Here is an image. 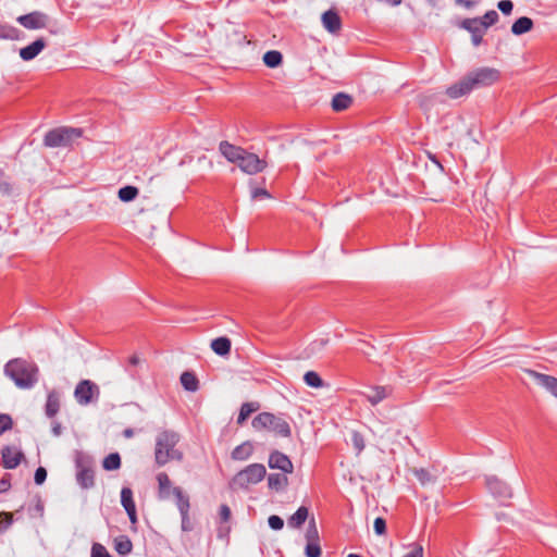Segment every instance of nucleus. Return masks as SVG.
<instances>
[{
	"instance_id": "49",
	"label": "nucleus",
	"mask_w": 557,
	"mask_h": 557,
	"mask_svg": "<svg viewBox=\"0 0 557 557\" xmlns=\"http://www.w3.org/2000/svg\"><path fill=\"white\" fill-rule=\"evenodd\" d=\"M47 479V470L44 467H38L35 471L34 481L37 485H41Z\"/></svg>"
},
{
	"instance_id": "36",
	"label": "nucleus",
	"mask_w": 557,
	"mask_h": 557,
	"mask_svg": "<svg viewBox=\"0 0 557 557\" xmlns=\"http://www.w3.org/2000/svg\"><path fill=\"white\" fill-rule=\"evenodd\" d=\"M412 473L422 485L433 483L436 479L435 475H433L428 469L424 468H413Z\"/></svg>"
},
{
	"instance_id": "29",
	"label": "nucleus",
	"mask_w": 557,
	"mask_h": 557,
	"mask_svg": "<svg viewBox=\"0 0 557 557\" xmlns=\"http://www.w3.org/2000/svg\"><path fill=\"white\" fill-rule=\"evenodd\" d=\"M309 510L305 506H300L294 515H292L287 523L290 528L299 529L308 519Z\"/></svg>"
},
{
	"instance_id": "31",
	"label": "nucleus",
	"mask_w": 557,
	"mask_h": 557,
	"mask_svg": "<svg viewBox=\"0 0 557 557\" xmlns=\"http://www.w3.org/2000/svg\"><path fill=\"white\" fill-rule=\"evenodd\" d=\"M181 384L188 392H196L199 388V381L197 376L189 371H185L182 373Z\"/></svg>"
},
{
	"instance_id": "1",
	"label": "nucleus",
	"mask_w": 557,
	"mask_h": 557,
	"mask_svg": "<svg viewBox=\"0 0 557 557\" xmlns=\"http://www.w3.org/2000/svg\"><path fill=\"white\" fill-rule=\"evenodd\" d=\"M500 78V72L493 67H479L468 73L456 84L447 88L446 94L451 99L470 94L473 89L488 87Z\"/></svg>"
},
{
	"instance_id": "15",
	"label": "nucleus",
	"mask_w": 557,
	"mask_h": 557,
	"mask_svg": "<svg viewBox=\"0 0 557 557\" xmlns=\"http://www.w3.org/2000/svg\"><path fill=\"white\" fill-rule=\"evenodd\" d=\"M47 46L46 40L40 37L26 47L20 49V57L23 61L34 60Z\"/></svg>"
},
{
	"instance_id": "9",
	"label": "nucleus",
	"mask_w": 557,
	"mask_h": 557,
	"mask_svg": "<svg viewBox=\"0 0 557 557\" xmlns=\"http://www.w3.org/2000/svg\"><path fill=\"white\" fill-rule=\"evenodd\" d=\"M458 26L471 34V42L474 47H478L483 42V36L487 30L481 25L480 17L463 18L458 23Z\"/></svg>"
},
{
	"instance_id": "18",
	"label": "nucleus",
	"mask_w": 557,
	"mask_h": 557,
	"mask_svg": "<svg viewBox=\"0 0 557 557\" xmlns=\"http://www.w3.org/2000/svg\"><path fill=\"white\" fill-rule=\"evenodd\" d=\"M535 382L557 398V377L530 370Z\"/></svg>"
},
{
	"instance_id": "2",
	"label": "nucleus",
	"mask_w": 557,
	"mask_h": 557,
	"mask_svg": "<svg viewBox=\"0 0 557 557\" xmlns=\"http://www.w3.org/2000/svg\"><path fill=\"white\" fill-rule=\"evenodd\" d=\"M3 371L21 389L33 388L39 380L38 366L23 358L11 359L5 363Z\"/></svg>"
},
{
	"instance_id": "60",
	"label": "nucleus",
	"mask_w": 557,
	"mask_h": 557,
	"mask_svg": "<svg viewBox=\"0 0 557 557\" xmlns=\"http://www.w3.org/2000/svg\"><path fill=\"white\" fill-rule=\"evenodd\" d=\"M347 557H362V556H360L358 554H349Z\"/></svg>"
},
{
	"instance_id": "53",
	"label": "nucleus",
	"mask_w": 557,
	"mask_h": 557,
	"mask_svg": "<svg viewBox=\"0 0 557 557\" xmlns=\"http://www.w3.org/2000/svg\"><path fill=\"white\" fill-rule=\"evenodd\" d=\"M11 487L9 474L0 480V494L7 492Z\"/></svg>"
},
{
	"instance_id": "28",
	"label": "nucleus",
	"mask_w": 557,
	"mask_h": 557,
	"mask_svg": "<svg viewBox=\"0 0 557 557\" xmlns=\"http://www.w3.org/2000/svg\"><path fill=\"white\" fill-rule=\"evenodd\" d=\"M352 103V98L348 94L345 92H338L336 94L332 99V109L335 112H341L350 107Z\"/></svg>"
},
{
	"instance_id": "43",
	"label": "nucleus",
	"mask_w": 557,
	"mask_h": 557,
	"mask_svg": "<svg viewBox=\"0 0 557 557\" xmlns=\"http://www.w3.org/2000/svg\"><path fill=\"white\" fill-rule=\"evenodd\" d=\"M13 426V420L11 416L7 413H0V435L5 431L11 430Z\"/></svg>"
},
{
	"instance_id": "23",
	"label": "nucleus",
	"mask_w": 557,
	"mask_h": 557,
	"mask_svg": "<svg viewBox=\"0 0 557 557\" xmlns=\"http://www.w3.org/2000/svg\"><path fill=\"white\" fill-rule=\"evenodd\" d=\"M158 481V497L160 499H168L172 492V482L169 475L165 472H160L157 474Z\"/></svg>"
},
{
	"instance_id": "24",
	"label": "nucleus",
	"mask_w": 557,
	"mask_h": 557,
	"mask_svg": "<svg viewBox=\"0 0 557 557\" xmlns=\"http://www.w3.org/2000/svg\"><path fill=\"white\" fill-rule=\"evenodd\" d=\"M252 453H253V445L249 441H246V442L242 443L240 445L236 446L232 450L231 458L233 460H237V461H245L252 455Z\"/></svg>"
},
{
	"instance_id": "33",
	"label": "nucleus",
	"mask_w": 557,
	"mask_h": 557,
	"mask_svg": "<svg viewBox=\"0 0 557 557\" xmlns=\"http://www.w3.org/2000/svg\"><path fill=\"white\" fill-rule=\"evenodd\" d=\"M263 62L270 69L280 66L283 62V55L277 50H269L263 54Z\"/></svg>"
},
{
	"instance_id": "17",
	"label": "nucleus",
	"mask_w": 557,
	"mask_h": 557,
	"mask_svg": "<svg viewBox=\"0 0 557 557\" xmlns=\"http://www.w3.org/2000/svg\"><path fill=\"white\" fill-rule=\"evenodd\" d=\"M77 483L83 488H91L95 485V472L90 467H85L81 461L77 462Z\"/></svg>"
},
{
	"instance_id": "11",
	"label": "nucleus",
	"mask_w": 557,
	"mask_h": 557,
	"mask_svg": "<svg viewBox=\"0 0 557 557\" xmlns=\"http://www.w3.org/2000/svg\"><path fill=\"white\" fill-rule=\"evenodd\" d=\"M486 486L494 497L500 502L507 500L511 497L510 487L496 476L486 479Z\"/></svg>"
},
{
	"instance_id": "3",
	"label": "nucleus",
	"mask_w": 557,
	"mask_h": 557,
	"mask_svg": "<svg viewBox=\"0 0 557 557\" xmlns=\"http://www.w3.org/2000/svg\"><path fill=\"white\" fill-rule=\"evenodd\" d=\"M178 434L173 431H163L156 438L154 459L158 466H164L172 459L182 460L183 454L175 449Z\"/></svg>"
},
{
	"instance_id": "6",
	"label": "nucleus",
	"mask_w": 557,
	"mask_h": 557,
	"mask_svg": "<svg viewBox=\"0 0 557 557\" xmlns=\"http://www.w3.org/2000/svg\"><path fill=\"white\" fill-rule=\"evenodd\" d=\"M267 474L262 463H251L238 471L230 482L233 490H248L250 485L261 482Z\"/></svg>"
},
{
	"instance_id": "47",
	"label": "nucleus",
	"mask_w": 557,
	"mask_h": 557,
	"mask_svg": "<svg viewBox=\"0 0 557 557\" xmlns=\"http://www.w3.org/2000/svg\"><path fill=\"white\" fill-rule=\"evenodd\" d=\"M483 0H455L457 7H461L467 10H471L480 4Z\"/></svg>"
},
{
	"instance_id": "25",
	"label": "nucleus",
	"mask_w": 557,
	"mask_h": 557,
	"mask_svg": "<svg viewBox=\"0 0 557 557\" xmlns=\"http://www.w3.org/2000/svg\"><path fill=\"white\" fill-rule=\"evenodd\" d=\"M287 473H270L268 475V486L275 492H282L288 485Z\"/></svg>"
},
{
	"instance_id": "39",
	"label": "nucleus",
	"mask_w": 557,
	"mask_h": 557,
	"mask_svg": "<svg viewBox=\"0 0 557 557\" xmlns=\"http://www.w3.org/2000/svg\"><path fill=\"white\" fill-rule=\"evenodd\" d=\"M305 537L307 542H320L319 531L314 517H312L308 522Z\"/></svg>"
},
{
	"instance_id": "51",
	"label": "nucleus",
	"mask_w": 557,
	"mask_h": 557,
	"mask_svg": "<svg viewBox=\"0 0 557 557\" xmlns=\"http://www.w3.org/2000/svg\"><path fill=\"white\" fill-rule=\"evenodd\" d=\"M220 518L223 522L228 521L231 518V509L227 505H221L220 507Z\"/></svg>"
},
{
	"instance_id": "45",
	"label": "nucleus",
	"mask_w": 557,
	"mask_h": 557,
	"mask_svg": "<svg viewBox=\"0 0 557 557\" xmlns=\"http://www.w3.org/2000/svg\"><path fill=\"white\" fill-rule=\"evenodd\" d=\"M268 523H269V527L275 531L282 530L284 527V520L280 516H276V515L270 516L268 519Z\"/></svg>"
},
{
	"instance_id": "52",
	"label": "nucleus",
	"mask_w": 557,
	"mask_h": 557,
	"mask_svg": "<svg viewBox=\"0 0 557 557\" xmlns=\"http://www.w3.org/2000/svg\"><path fill=\"white\" fill-rule=\"evenodd\" d=\"M423 556V549L422 546L417 545L414 546L410 552L406 553L404 557H422Z\"/></svg>"
},
{
	"instance_id": "12",
	"label": "nucleus",
	"mask_w": 557,
	"mask_h": 557,
	"mask_svg": "<svg viewBox=\"0 0 557 557\" xmlns=\"http://www.w3.org/2000/svg\"><path fill=\"white\" fill-rule=\"evenodd\" d=\"M269 467L271 469H278L284 473H292L294 470L293 462L285 454L274 450L269 456Z\"/></svg>"
},
{
	"instance_id": "37",
	"label": "nucleus",
	"mask_w": 557,
	"mask_h": 557,
	"mask_svg": "<svg viewBox=\"0 0 557 557\" xmlns=\"http://www.w3.org/2000/svg\"><path fill=\"white\" fill-rule=\"evenodd\" d=\"M138 193L139 191L137 187L127 185L120 188L117 195L120 200L124 202H129L133 201L138 196Z\"/></svg>"
},
{
	"instance_id": "44",
	"label": "nucleus",
	"mask_w": 557,
	"mask_h": 557,
	"mask_svg": "<svg viewBox=\"0 0 557 557\" xmlns=\"http://www.w3.org/2000/svg\"><path fill=\"white\" fill-rule=\"evenodd\" d=\"M91 557H112L109 552L107 550V548L99 544V543H94L92 547H91Z\"/></svg>"
},
{
	"instance_id": "13",
	"label": "nucleus",
	"mask_w": 557,
	"mask_h": 557,
	"mask_svg": "<svg viewBox=\"0 0 557 557\" xmlns=\"http://www.w3.org/2000/svg\"><path fill=\"white\" fill-rule=\"evenodd\" d=\"M121 504L124 507L129 521L133 525L137 523L136 505L133 498V491L131 487L124 486L121 490Z\"/></svg>"
},
{
	"instance_id": "50",
	"label": "nucleus",
	"mask_w": 557,
	"mask_h": 557,
	"mask_svg": "<svg viewBox=\"0 0 557 557\" xmlns=\"http://www.w3.org/2000/svg\"><path fill=\"white\" fill-rule=\"evenodd\" d=\"M0 193L3 195H11L13 186L8 180H0Z\"/></svg>"
},
{
	"instance_id": "55",
	"label": "nucleus",
	"mask_w": 557,
	"mask_h": 557,
	"mask_svg": "<svg viewBox=\"0 0 557 557\" xmlns=\"http://www.w3.org/2000/svg\"><path fill=\"white\" fill-rule=\"evenodd\" d=\"M51 432L54 436H60L61 433H62V425L60 422L58 421H53L52 422V428H51Z\"/></svg>"
},
{
	"instance_id": "56",
	"label": "nucleus",
	"mask_w": 557,
	"mask_h": 557,
	"mask_svg": "<svg viewBox=\"0 0 557 557\" xmlns=\"http://www.w3.org/2000/svg\"><path fill=\"white\" fill-rule=\"evenodd\" d=\"M182 529L184 531H188L190 528H189V519L188 520H184V518H182Z\"/></svg>"
},
{
	"instance_id": "14",
	"label": "nucleus",
	"mask_w": 557,
	"mask_h": 557,
	"mask_svg": "<svg viewBox=\"0 0 557 557\" xmlns=\"http://www.w3.org/2000/svg\"><path fill=\"white\" fill-rule=\"evenodd\" d=\"M1 455L2 466L5 469H15L24 458V454L21 450L10 446H5Z\"/></svg>"
},
{
	"instance_id": "19",
	"label": "nucleus",
	"mask_w": 557,
	"mask_h": 557,
	"mask_svg": "<svg viewBox=\"0 0 557 557\" xmlns=\"http://www.w3.org/2000/svg\"><path fill=\"white\" fill-rule=\"evenodd\" d=\"M322 23L324 28L333 34L339 32L342 28L341 16L334 10H327L322 14Z\"/></svg>"
},
{
	"instance_id": "27",
	"label": "nucleus",
	"mask_w": 557,
	"mask_h": 557,
	"mask_svg": "<svg viewBox=\"0 0 557 557\" xmlns=\"http://www.w3.org/2000/svg\"><path fill=\"white\" fill-rule=\"evenodd\" d=\"M231 339L225 336L214 338L211 342V349L219 356H226L231 351Z\"/></svg>"
},
{
	"instance_id": "54",
	"label": "nucleus",
	"mask_w": 557,
	"mask_h": 557,
	"mask_svg": "<svg viewBox=\"0 0 557 557\" xmlns=\"http://www.w3.org/2000/svg\"><path fill=\"white\" fill-rule=\"evenodd\" d=\"M270 197L269 193L264 188H256L252 190V198Z\"/></svg>"
},
{
	"instance_id": "34",
	"label": "nucleus",
	"mask_w": 557,
	"mask_h": 557,
	"mask_svg": "<svg viewBox=\"0 0 557 557\" xmlns=\"http://www.w3.org/2000/svg\"><path fill=\"white\" fill-rule=\"evenodd\" d=\"M114 548L117 552V554L125 556L132 552L133 544L127 536L123 535L120 536L119 539H115Z\"/></svg>"
},
{
	"instance_id": "7",
	"label": "nucleus",
	"mask_w": 557,
	"mask_h": 557,
	"mask_svg": "<svg viewBox=\"0 0 557 557\" xmlns=\"http://www.w3.org/2000/svg\"><path fill=\"white\" fill-rule=\"evenodd\" d=\"M99 395L100 391L98 385L90 380H82L74 391V397L82 406H86L94 400H97Z\"/></svg>"
},
{
	"instance_id": "57",
	"label": "nucleus",
	"mask_w": 557,
	"mask_h": 557,
	"mask_svg": "<svg viewBox=\"0 0 557 557\" xmlns=\"http://www.w3.org/2000/svg\"><path fill=\"white\" fill-rule=\"evenodd\" d=\"M123 435H124L125 437H127V438H128V437H132V436L134 435V431H133V429H125V430L123 431Z\"/></svg>"
},
{
	"instance_id": "5",
	"label": "nucleus",
	"mask_w": 557,
	"mask_h": 557,
	"mask_svg": "<svg viewBox=\"0 0 557 557\" xmlns=\"http://www.w3.org/2000/svg\"><path fill=\"white\" fill-rule=\"evenodd\" d=\"M83 136L79 127L60 126L48 131L44 137V145L49 148H69Z\"/></svg>"
},
{
	"instance_id": "30",
	"label": "nucleus",
	"mask_w": 557,
	"mask_h": 557,
	"mask_svg": "<svg viewBox=\"0 0 557 557\" xmlns=\"http://www.w3.org/2000/svg\"><path fill=\"white\" fill-rule=\"evenodd\" d=\"M260 404L258 401L244 403L240 407L239 414L237 417V424L242 425L247 418L255 411L259 410Z\"/></svg>"
},
{
	"instance_id": "59",
	"label": "nucleus",
	"mask_w": 557,
	"mask_h": 557,
	"mask_svg": "<svg viewBox=\"0 0 557 557\" xmlns=\"http://www.w3.org/2000/svg\"><path fill=\"white\" fill-rule=\"evenodd\" d=\"M205 160H207L206 156H201V157L198 158L199 162L205 161Z\"/></svg>"
},
{
	"instance_id": "16",
	"label": "nucleus",
	"mask_w": 557,
	"mask_h": 557,
	"mask_svg": "<svg viewBox=\"0 0 557 557\" xmlns=\"http://www.w3.org/2000/svg\"><path fill=\"white\" fill-rule=\"evenodd\" d=\"M219 150H220L221 154L228 162L237 164V162H238L240 156L244 153L245 149L242 147L235 146V145L228 143L227 140H223L219 145Z\"/></svg>"
},
{
	"instance_id": "22",
	"label": "nucleus",
	"mask_w": 557,
	"mask_h": 557,
	"mask_svg": "<svg viewBox=\"0 0 557 557\" xmlns=\"http://www.w3.org/2000/svg\"><path fill=\"white\" fill-rule=\"evenodd\" d=\"M25 38L24 32L15 26L0 23V39L5 40H23Z\"/></svg>"
},
{
	"instance_id": "38",
	"label": "nucleus",
	"mask_w": 557,
	"mask_h": 557,
	"mask_svg": "<svg viewBox=\"0 0 557 557\" xmlns=\"http://www.w3.org/2000/svg\"><path fill=\"white\" fill-rule=\"evenodd\" d=\"M304 381L308 386L314 388H321L324 385L323 380L315 371H307L304 375Z\"/></svg>"
},
{
	"instance_id": "58",
	"label": "nucleus",
	"mask_w": 557,
	"mask_h": 557,
	"mask_svg": "<svg viewBox=\"0 0 557 557\" xmlns=\"http://www.w3.org/2000/svg\"><path fill=\"white\" fill-rule=\"evenodd\" d=\"M129 363H131V364H133V366L138 364V363H139V358H138L137 356H135V355H134V356H132V357L129 358Z\"/></svg>"
},
{
	"instance_id": "32",
	"label": "nucleus",
	"mask_w": 557,
	"mask_h": 557,
	"mask_svg": "<svg viewBox=\"0 0 557 557\" xmlns=\"http://www.w3.org/2000/svg\"><path fill=\"white\" fill-rule=\"evenodd\" d=\"M388 393L384 386H375L371 388L370 393L366 394L367 400L375 406L387 397Z\"/></svg>"
},
{
	"instance_id": "42",
	"label": "nucleus",
	"mask_w": 557,
	"mask_h": 557,
	"mask_svg": "<svg viewBox=\"0 0 557 557\" xmlns=\"http://www.w3.org/2000/svg\"><path fill=\"white\" fill-rule=\"evenodd\" d=\"M351 443L357 454H360L366 447L364 438L359 432H354L351 434Z\"/></svg>"
},
{
	"instance_id": "4",
	"label": "nucleus",
	"mask_w": 557,
	"mask_h": 557,
	"mask_svg": "<svg viewBox=\"0 0 557 557\" xmlns=\"http://www.w3.org/2000/svg\"><path fill=\"white\" fill-rule=\"evenodd\" d=\"M252 428L256 431L268 430L281 437H290L292 428L289 423L282 417L272 412H261L252 419Z\"/></svg>"
},
{
	"instance_id": "35",
	"label": "nucleus",
	"mask_w": 557,
	"mask_h": 557,
	"mask_svg": "<svg viewBox=\"0 0 557 557\" xmlns=\"http://www.w3.org/2000/svg\"><path fill=\"white\" fill-rule=\"evenodd\" d=\"M102 467L107 471H113L121 468V456L119 453L109 454L102 461Z\"/></svg>"
},
{
	"instance_id": "21",
	"label": "nucleus",
	"mask_w": 557,
	"mask_h": 557,
	"mask_svg": "<svg viewBox=\"0 0 557 557\" xmlns=\"http://www.w3.org/2000/svg\"><path fill=\"white\" fill-rule=\"evenodd\" d=\"M60 393L55 389L48 393L45 405V413L48 418H53L60 410Z\"/></svg>"
},
{
	"instance_id": "10",
	"label": "nucleus",
	"mask_w": 557,
	"mask_h": 557,
	"mask_svg": "<svg viewBox=\"0 0 557 557\" xmlns=\"http://www.w3.org/2000/svg\"><path fill=\"white\" fill-rule=\"evenodd\" d=\"M16 21L27 29H41L47 27L48 15L40 11H33L18 16Z\"/></svg>"
},
{
	"instance_id": "46",
	"label": "nucleus",
	"mask_w": 557,
	"mask_h": 557,
	"mask_svg": "<svg viewBox=\"0 0 557 557\" xmlns=\"http://www.w3.org/2000/svg\"><path fill=\"white\" fill-rule=\"evenodd\" d=\"M374 531L377 535H383L386 532V521L382 517H377L373 523Z\"/></svg>"
},
{
	"instance_id": "40",
	"label": "nucleus",
	"mask_w": 557,
	"mask_h": 557,
	"mask_svg": "<svg viewBox=\"0 0 557 557\" xmlns=\"http://www.w3.org/2000/svg\"><path fill=\"white\" fill-rule=\"evenodd\" d=\"M481 18V25L487 30L490 26L496 24L499 15L495 10L487 11Z\"/></svg>"
},
{
	"instance_id": "26",
	"label": "nucleus",
	"mask_w": 557,
	"mask_h": 557,
	"mask_svg": "<svg viewBox=\"0 0 557 557\" xmlns=\"http://www.w3.org/2000/svg\"><path fill=\"white\" fill-rule=\"evenodd\" d=\"M533 26L534 23L532 18L528 16H521L511 25V33L516 36H520L532 30Z\"/></svg>"
},
{
	"instance_id": "61",
	"label": "nucleus",
	"mask_w": 557,
	"mask_h": 557,
	"mask_svg": "<svg viewBox=\"0 0 557 557\" xmlns=\"http://www.w3.org/2000/svg\"><path fill=\"white\" fill-rule=\"evenodd\" d=\"M208 164H209V166H210V168H212V166H213V163H212V161H210V160L208 161Z\"/></svg>"
},
{
	"instance_id": "8",
	"label": "nucleus",
	"mask_w": 557,
	"mask_h": 557,
	"mask_svg": "<svg viewBox=\"0 0 557 557\" xmlns=\"http://www.w3.org/2000/svg\"><path fill=\"white\" fill-rule=\"evenodd\" d=\"M237 165L243 172L252 175L262 172L267 168V161L252 152L244 150Z\"/></svg>"
},
{
	"instance_id": "20",
	"label": "nucleus",
	"mask_w": 557,
	"mask_h": 557,
	"mask_svg": "<svg viewBox=\"0 0 557 557\" xmlns=\"http://www.w3.org/2000/svg\"><path fill=\"white\" fill-rule=\"evenodd\" d=\"M172 494L176 498V506L184 520H188V513L190 509L189 497L183 493V490L178 486L172 488Z\"/></svg>"
},
{
	"instance_id": "41",
	"label": "nucleus",
	"mask_w": 557,
	"mask_h": 557,
	"mask_svg": "<svg viewBox=\"0 0 557 557\" xmlns=\"http://www.w3.org/2000/svg\"><path fill=\"white\" fill-rule=\"evenodd\" d=\"M322 549L320 546V542H307L305 548L306 557H321Z\"/></svg>"
},
{
	"instance_id": "48",
	"label": "nucleus",
	"mask_w": 557,
	"mask_h": 557,
	"mask_svg": "<svg viewBox=\"0 0 557 557\" xmlns=\"http://www.w3.org/2000/svg\"><path fill=\"white\" fill-rule=\"evenodd\" d=\"M497 8L504 13L505 15H509L512 12L513 3L511 0H502L497 3Z\"/></svg>"
}]
</instances>
